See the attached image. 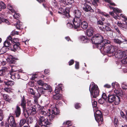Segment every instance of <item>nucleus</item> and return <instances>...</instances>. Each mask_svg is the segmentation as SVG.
I'll list each match as a JSON object with an SVG mask.
<instances>
[{
  "label": "nucleus",
  "instance_id": "obj_8",
  "mask_svg": "<svg viewBox=\"0 0 127 127\" xmlns=\"http://www.w3.org/2000/svg\"><path fill=\"white\" fill-rule=\"evenodd\" d=\"M93 110L95 119L97 122L98 123L100 120L101 122H103V119L101 111L98 110L97 108H94Z\"/></svg>",
  "mask_w": 127,
  "mask_h": 127
},
{
  "label": "nucleus",
  "instance_id": "obj_38",
  "mask_svg": "<svg viewBox=\"0 0 127 127\" xmlns=\"http://www.w3.org/2000/svg\"><path fill=\"white\" fill-rule=\"evenodd\" d=\"M26 120L25 119H23L20 120L19 124L20 127L22 126L26 123Z\"/></svg>",
  "mask_w": 127,
  "mask_h": 127
},
{
  "label": "nucleus",
  "instance_id": "obj_49",
  "mask_svg": "<svg viewBox=\"0 0 127 127\" xmlns=\"http://www.w3.org/2000/svg\"><path fill=\"white\" fill-rule=\"evenodd\" d=\"M63 124L64 125H67L68 126H70L71 125V123L70 121H66L65 122H64L63 123Z\"/></svg>",
  "mask_w": 127,
  "mask_h": 127
},
{
  "label": "nucleus",
  "instance_id": "obj_2",
  "mask_svg": "<svg viewBox=\"0 0 127 127\" xmlns=\"http://www.w3.org/2000/svg\"><path fill=\"white\" fill-rule=\"evenodd\" d=\"M75 17L74 19H72V23L74 25L75 29H77V31H79L81 30L80 26L82 20L81 13L79 10H76L75 11Z\"/></svg>",
  "mask_w": 127,
  "mask_h": 127
},
{
  "label": "nucleus",
  "instance_id": "obj_30",
  "mask_svg": "<svg viewBox=\"0 0 127 127\" xmlns=\"http://www.w3.org/2000/svg\"><path fill=\"white\" fill-rule=\"evenodd\" d=\"M21 105L23 109L24 112L25 111L26 109V101L24 98H23L22 100Z\"/></svg>",
  "mask_w": 127,
  "mask_h": 127
},
{
  "label": "nucleus",
  "instance_id": "obj_4",
  "mask_svg": "<svg viewBox=\"0 0 127 127\" xmlns=\"http://www.w3.org/2000/svg\"><path fill=\"white\" fill-rule=\"evenodd\" d=\"M48 90L49 92H51L52 89L51 87L47 84H44L43 85V87L38 88L37 89V91L39 95L37 96H34V101L35 102L37 103V100L40 96V94H44L45 90Z\"/></svg>",
  "mask_w": 127,
  "mask_h": 127
},
{
  "label": "nucleus",
  "instance_id": "obj_1",
  "mask_svg": "<svg viewBox=\"0 0 127 127\" xmlns=\"http://www.w3.org/2000/svg\"><path fill=\"white\" fill-rule=\"evenodd\" d=\"M107 34L105 33L103 36L99 34L95 35L91 38V41L93 44H95L97 48L101 49L104 45V40L107 38Z\"/></svg>",
  "mask_w": 127,
  "mask_h": 127
},
{
  "label": "nucleus",
  "instance_id": "obj_64",
  "mask_svg": "<svg viewBox=\"0 0 127 127\" xmlns=\"http://www.w3.org/2000/svg\"><path fill=\"white\" fill-rule=\"evenodd\" d=\"M98 25H103V23L101 21H98L97 22Z\"/></svg>",
  "mask_w": 127,
  "mask_h": 127
},
{
  "label": "nucleus",
  "instance_id": "obj_31",
  "mask_svg": "<svg viewBox=\"0 0 127 127\" xmlns=\"http://www.w3.org/2000/svg\"><path fill=\"white\" fill-rule=\"evenodd\" d=\"M16 27L17 29H21L23 28L22 26V23L19 21L17 22Z\"/></svg>",
  "mask_w": 127,
  "mask_h": 127
},
{
  "label": "nucleus",
  "instance_id": "obj_23",
  "mask_svg": "<svg viewBox=\"0 0 127 127\" xmlns=\"http://www.w3.org/2000/svg\"><path fill=\"white\" fill-rule=\"evenodd\" d=\"M61 2H62L65 5H71L74 2L73 0H60Z\"/></svg>",
  "mask_w": 127,
  "mask_h": 127
},
{
  "label": "nucleus",
  "instance_id": "obj_17",
  "mask_svg": "<svg viewBox=\"0 0 127 127\" xmlns=\"http://www.w3.org/2000/svg\"><path fill=\"white\" fill-rule=\"evenodd\" d=\"M20 44L19 43H17L16 44H15L13 45H12L10 49L11 51H15L16 50H19L20 49L19 46Z\"/></svg>",
  "mask_w": 127,
  "mask_h": 127
},
{
  "label": "nucleus",
  "instance_id": "obj_53",
  "mask_svg": "<svg viewBox=\"0 0 127 127\" xmlns=\"http://www.w3.org/2000/svg\"><path fill=\"white\" fill-rule=\"evenodd\" d=\"M105 1L109 3L111 5H115V4L113 2H112L111 0H104Z\"/></svg>",
  "mask_w": 127,
  "mask_h": 127
},
{
  "label": "nucleus",
  "instance_id": "obj_13",
  "mask_svg": "<svg viewBox=\"0 0 127 127\" xmlns=\"http://www.w3.org/2000/svg\"><path fill=\"white\" fill-rule=\"evenodd\" d=\"M69 10L68 9H65L60 8H59L58 13L64 15L65 17L68 18V17H69Z\"/></svg>",
  "mask_w": 127,
  "mask_h": 127
},
{
  "label": "nucleus",
  "instance_id": "obj_26",
  "mask_svg": "<svg viewBox=\"0 0 127 127\" xmlns=\"http://www.w3.org/2000/svg\"><path fill=\"white\" fill-rule=\"evenodd\" d=\"M16 117H19L21 114V109L18 106H16V109L15 111Z\"/></svg>",
  "mask_w": 127,
  "mask_h": 127
},
{
  "label": "nucleus",
  "instance_id": "obj_52",
  "mask_svg": "<svg viewBox=\"0 0 127 127\" xmlns=\"http://www.w3.org/2000/svg\"><path fill=\"white\" fill-rule=\"evenodd\" d=\"M92 104L94 109H95V108H96V107L97 106V103L96 101H94L93 102L92 101Z\"/></svg>",
  "mask_w": 127,
  "mask_h": 127
},
{
  "label": "nucleus",
  "instance_id": "obj_62",
  "mask_svg": "<svg viewBox=\"0 0 127 127\" xmlns=\"http://www.w3.org/2000/svg\"><path fill=\"white\" fill-rule=\"evenodd\" d=\"M6 40H9L11 42H12V38L10 36H9L7 37Z\"/></svg>",
  "mask_w": 127,
  "mask_h": 127
},
{
  "label": "nucleus",
  "instance_id": "obj_63",
  "mask_svg": "<svg viewBox=\"0 0 127 127\" xmlns=\"http://www.w3.org/2000/svg\"><path fill=\"white\" fill-rule=\"evenodd\" d=\"M104 87L105 88H109L111 87V86L110 85L108 84H106L104 86Z\"/></svg>",
  "mask_w": 127,
  "mask_h": 127
},
{
  "label": "nucleus",
  "instance_id": "obj_48",
  "mask_svg": "<svg viewBox=\"0 0 127 127\" xmlns=\"http://www.w3.org/2000/svg\"><path fill=\"white\" fill-rule=\"evenodd\" d=\"M121 86L122 88L124 90H126L127 89V84H125L124 83H122Z\"/></svg>",
  "mask_w": 127,
  "mask_h": 127
},
{
  "label": "nucleus",
  "instance_id": "obj_27",
  "mask_svg": "<svg viewBox=\"0 0 127 127\" xmlns=\"http://www.w3.org/2000/svg\"><path fill=\"white\" fill-rule=\"evenodd\" d=\"M71 18H70L68 20V23L67 24V26L68 28H73H73H74V29H76V30L77 31H78L77 30V29H75L74 27V25H72V24L71 23V21H72V20H73L72 19H71Z\"/></svg>",
  "mask_w": 127,
  "mask_h": 127
},
{
  "label": "nucleus",
  "instance_id": "obj_51",
  "mask_svg": "<svg viewBox=\"0 0 127 127\" xmlns=\"http://www.w3.org/2000/svg\"><path fill=\"white\" fill-rule=\"evenodd\" d=\"M4 89L5 92L7 93H10L11 92V89L10 88H5Z\"/></svg>",
  "mask_w": 127,
  "mask_h": 127
},
{
  "label": "nucleus",
  "instance_id": "obj_43",
  "mask_svg": "<svg viewBox=\"0 0 127 127\" xmlns=\"http://www.w3.org/2000/svg\"><path fill=\"white\" fill-rule=\"evenodd\" d=\"M4 114L3 111L0 110V121H1L3 119L4 117Z\"/></svg>",
  "mask_w": 127,
  "mask_h": 127
},
{
  "label": "nucleus",
  "instance_id": "obj_42",
  "mask_svg": "<svg viewBox=\"0 0 127 127\" xmlns=\"http://www.w3.org/2000/svg\"><path fill=\"white\" fill-rule=\"evenodd\" d=\"M121 61V63L124 64H125L127 63V55L125 58H123Z\"/></svg>",
  "mask_w": 127,
  "mask_h": 127
},
{
  "label": "nucleus",
  "instance_id": "obj_57",
  "mask_svg": "<svg viewBox=\"0 0 127 127\" xmlns=\"http://www.w3.org/2000/svg\"><path fill=\"white\" fill-rule=\"evenodd\" d=\"M18 42L19 40L17 38H15L13 39L12 42L13 43V42L15 44H16L17 43H19Z\"/></svg>",
  "mask_w": 127,
  "mask_h": 127
},
{
  "label": "nucleus",
  "instance_id": "obj_55",
  "mask_svg": "<svg viewBox=\"0 0 127 127\" xmlns=\"http://www.w3.org/2000/svg\"><path fill=\"white\" fill-rule=\"evenodd\" d=\"M120 114L121 116L123 118H126V117L124 114V112L122 111H120Z\"/></svg>",
  "mask_w": 127,
  "mask_h": 127
},
{
  "label": "nucleus",
  "instance_id": "obj_6",
  "mask_svg": "<svg viewBox=\"0 0 127 127\" xmlns=\"http://www.w3.org/2000/svg\"><path fill=\"white\" fill-rule=\"evenodd\" d=\"M109 7L110 9L113 10L114 12L116 14V15H115L113 12H109V14L111 15L114 18L116 19H117L118 18V17H119L121 16L125 20H127V17L126 16L124 15L123 14H121L120 15V16L118 15L117 14V13H121L122 12V10H121L120 9H119L117 8H114L109 6Z\"/></svg>",
  "mask_w": 127,
  "mask_h": 127
},
{
  "label": "nucleus",
  "instance_id": "obj_40",
  "mask_svg": "<svg viewBox=\"0 0 127 127\" xmlns=\"http://www.w3.org/2000/svg\"><path fill=\"white\" fill-rule=\"evenodd\" d=\"M33 120L32 117H29L27 119V122L28 125L29 124H31L33 122Z\"/></svg>",
  "mask_w": 127,
  "mask_h": 127
},
{
  "label": "nucleus",
  "instance_id": "obj_60",
  "mask_svg": "<svg viewBox=\"0 0 127 127\" xmlns=\"http://www.w3.org/2000/svg\"><path fill=\"white\" fill-rule=\"evenodd\" d=\"M106 30L107 31H112V30L110 28L107 26H106L105 27Z\"/></svg>",
  "mask_w": 127,
  "mask_h": 127
},
{
  "label": "nucleus",
  "instance_id": "obj_18",
  "mask_svg": "<svg viewBox=\"0 0 127 127\" xmlns=\"http://www.w3.org/2000/svg\"><path fill=\"white\" fill-rule=\"evenodd\" d=\"M51 108L50 109H51V111L54 112V113H55V114H56L58 112V114H55V116L56 115L58 114L59 113V110L56 107V105L55 104H53L51 106Z\"/></svg>",
  "mask_w": 127,
  "mask_h": 127
},
{
  "label": "nucleus",
  "instance_id": "obj_33",
  "mask_svg": "<svg viewBox=\"0 0 127 127\" xmlns=\"http://www.w3.org/2000/svg\"><path fill=\"white\" fill-rule=\"evenodd\" d=\"M4 45L6 47H9L10 48L11 47L12 45L11 44L10 41L8 40H6L4 43Z\"/></svg>",
  "mask_w": 127,
  "mask_h": 127
},
{
  "label": "nucleus",
  "instance_id": "obj_46",
  "mask_svg": "<svg viewBox=\"0 0 127 127\" xmlns=\"http://www.w3.org/2000/svg\"><path fill=\"white\" fill-rule=\"evenodd\" d=\"M52 4L53 6L55 8L58 7V4L57 2L54 0L52 1Z\"/></svg>",
  "mask_w": 127,
  "mask_h": 127
},
{
  "label": "nucleus",
  "instance_id": "obj_14",
  "mask_svg": "<svg viewBox=\"0 0 127 127\" xmlns=\"http://www.w3.org/2000/svg\"><path fill=\"white\" fill-rule=\"evenodd\" d=\"M12 71L9 72V74H8L10 75V77L11 78L14 80L15 79H18L20 78V76L19 75V73L15 71H13L12 69Z\"/></svg>",
  "mask_w": 127,
  "mask_h": 127
},
{
  "label": "nucleus",
  "instance_id": "obj_11",
  "mask_svg": "<svg viewBox=\"0 0 127 127\" xmlns=\"http://www.w3.org/2000/svg\"><path fill=\"white\" fill-rule=\"evenodd\" d=\"M24 112L25 117L27 118L29 115H32L35 114L36 113V111L35 108L33 107H30L28 109L27 108V110L26 109Z\"/></svg>",
  "mask_w": 127,
  "mask_h": 127
},
{
  "label": "nucleus",
  "instance_id": "obj_16",
  "mask_svg": "<svg viewBox=\"0 0 127 127\" xmlns=\"http://www.w3.org/2000/svg\"><path fill=\"white\" fill-rule=\"evenodd\" d=\"M7 120L10 126H12L14 125L15 126V124H16L15 122L14 117L12 116H9Z\"/></svg>",
  "mask_w": 127,
  "mask_h": 127
},
{
  "label": "nucleus",
  "instance_id": "obj_36",
  "mask_svg": "<svg viewBox=\"0 0 127 127\" xmlns=\"http://www.w3.org/2000/svg\"><path fill=\"white\" fill-rule=\"evenodd\" d=\"M112 85L113 87L115 88V89H118L119 88V84L117 82L113 83Z\"/></svg>",
  "mask_w": 127,
  "mask_h": 127
},
{
  "label": "nucleus",
  "instance_id": "obj_32",
  "mask_svg": "<svg viewBox=\"0 0 127 127\" xmlns=\"http://www.w3.org/2000/svg\"><path fill=\"white\" fill-rule=\"evenodd\" d=\"M88 24L85 21H83L81 24V27L83 29L85 30L88 27Z\"/></svg>",
  "mask_w": 127,
  "mask_h": 127
},
{
  "label": "nucleus",
  "instance_id": "obj_28",
  "mask_svg": "<svg viewBox=\"0 0 127 127\" xmlns=\"http://www.w3.org/2000/svg\"><path fill=\"white\" fill-rule=\"evenodd\" d=\"M39 118L37 121V123L40 125L42 123H43V122L45 120V118L43 116H41V115L39 116L38 117Z\"/></svg>",
  "mask_w": 127,
  "mask_h": 127
},
{
  "label": "nucleus",
  "instance_id": "obj_41",
  "mask_svg": "<svg viewBox=\"0 0 127 127\" xmlns=\"http://www.w3.org/2000/svg\"><path fill=\"white\" fill-rule=\"evenodd\" d=\"M7 5L8 8L9 10L12 13H14L15 11L13 9L12 6L10 4H8Z\"/></svg>",
  "mask_w": 127,
  "mask_h": 127
},
{
  "label": "nucleus",
  "instance_id": "obj_19",
  "mask_svg": "<svg viewBox=\"0 0 127 127\" xmlns=\"http://www.w3.org/2000/svg\"><path fill=\"white\" fill-rule=\"evenodd\" d=\"M51 124L48 121L47 119L45 118V120L43 123H41L40 126H41V127H45L48 126Z\"/></svg>",
  "mask_w": 127,
  "mask_h": 127
},
{
  "label": "nucleus",
  "instance_id": "obj_61",
  "mask_svg": "<svg viewBox=\"0 0 127 127\" xmlns=\"http://www.w3.org/2000/svg\"><path fill=\"white\" fill-rule=\"evenodd\" d=\"M75 68L76 69H78L79 68V63L76 61L75 62Z\"/></svg>",
  "mask_w": 127,
  "mask_h": 127
},
{
  "label": "nucleus",
  "instance_id": "obj_20",
  "mask_svg": "<svg viewBox=\"0 0 127 127\" xmlns=\"http://www.w3.org/2000/svg\"><path fill=\"white\" fill-rule=\"evenodd\" d=\"M95 12L98 14H100V16L102 17L103 16H104L107 17H109L108 14H107L105 13L101 12L100 10L98 9H95Z\"/></svg>",
  "mask_w": 127,
  "mask_h": 127
},
{
  "label": "nucleus",
  "instance_id": "obj_25",
  "mask_svg": "<svg viewBox=\"0 0 127 127\" xmlns=\"http://www.w3.org/2000/svg\"><path fill=\"white\" fill-rule=\"evenodd\" d=\"M2 95L4 99L6 101L10 102L12 101V99L7 95L4 94Z\"/></svg>",
  "mask_w": 127,
  "mask_h": 127
},
{
  "label": "nucleus",
  "instance_id": "obj_21",
  "mask_svg": "<svg viewBox=\"0 0 127 127\" xmlns=\"http://www.w3.org/2000/svg\"><path fill=\"white\" fill-rule=\"evenodd\" d=\"M125 37H122V39H119L118 38H115L113 39L114 42L119 45H120L122 43L124 44V40L125 39Z\"/></svg>",
  "mask_w": 127,
  "mask_h": 127
},
{
  "label": "nucleus",
  "instance_id": "obj_39",
  "mask_svg": "<svg viewBox=\"0 0 127 127\" xmlns=\"http://www.w3.org/2000/svg\"><path fill=\"white\" fill-rule=\"evenodd\" d=\"M6 7V5L2 1H0V11L2 8L4 9Z\"/></svg>",
  "mask_w": 127,
  "mask_h": 127
},
{
  "label": "nucleus",
  "instance_id": "obj_22",
  "mask_svg": "<svg viewBox=\"0 0 127 127\" xmlns=\"http://www.w3.org/2000/svg\"><path fill=\"white\" fill-rule=\"evenodd\" d=\"M94 29L92 27L88 29L87 31V34L88 36H92L94 32Z\"/></svg>",
  "mask_w": 127,
  "mask_h": 127
},
{
  "label": "nucleus",
  "instance_id": "obj_10",
  "mask_svg": "<svg viewBox=\"0 0 127 127\" xmlns=\"http://www.w3.org/2000/svg\"><path fill=\"white\" fill-rule=\"evenodd\" d=\"M62 85L60 84L58 85V87L56 88L55 92L56 94L53 95V98L54 99L58 100L62 98V95L59 94V93L62 90Z\"/></svg>",
  "mask_w": 127,
  "mask_h": 127
},
{
  "label": "nucleus",
  "instance_id": "obj_12",
  "mask_svg": "<svg viewBox=\"0 0 127 127\" xmlns=\"http://www.w3.org/2000/svg\"><path fill=\"white\" fill-rule=\"evenodd\" d=\"M114 55L116 58L121 59L125 58L127 55V53L119 50H117L115 53Z\"/></svg>",
  "mask_w": 127,
  "mask_h": 127
},
{
  "label": "nucleus",
  "instance_id": "obj_3",
  "mask_svg": "<svg viewBox=\"0 0 127 127\" xmlns=\"http://www.w3.org/2000/svg\"><path fill=\"white\" fill-rule=\"evenodd\" d=\"M104 45L102 47L101 50H103L105 52L113 53L115 51V48L114 47L110 44V42L107 39H105L104 40Z\"/></svg>",
  "mask_w": 127,
  "mask_h": 127
},
{
  "label": "nucleus",
  "instance_id": "obj_24",
  "mask_svg": "<svg viewBox=\"0 0 127 127\" xmlns=\"http://www.w3.org/2000/svg\"><path fill=\"white\" fill-rule=\"evenodd\" d=\"M114 93L117 95L122 96L123 95V93L122 90L119 89H115L114 90Z\"/></svg>",
  "mask_w": 127,
  "mask_h": 127
},
{
  "label": "nucleus",
  "instance_id": "obj_44",
  "mask_svg": "<svg viewBox=\"0 0 127 127\" xmlns=\"http://www.w3.org/2000/svg\"><path fill=\"white\" fill-rule=\"evenodd\" d=\"M106 101V100L102 98L99 99L98 100V102L101 104H102Z\"/></svg>",
  "mask_w": 127,
  "mask_h": 127
},
{
  "label": "nucleus",
  "instance_id": "obj_9",
  "mask_svg": "<svg viewBox=\"0 0 127 127\" xmlns=\"http://www.w3.org/2000/svg\"><path fill=\"white\" fill-rule=\"evenodd\" d=\"M48 112H46V111L43 110H41L39 113L40 115H42L45 116H47L49 117L50 120L51 121L53 120L55 117V114H56L54 113V112L51 111L50 109H48ZM58 113V111L57 112L56 114Z\"/></svg>",
  "mask_w": 127,
  "mask_h": 127
},
{
  "label": "nucleus",
  "instance_id": "obj_54",
  "mask_svg": "<svg viewBox=\"0 0 127 127\" xmlns=\"http://www.w3.org/2000/svg\"><path fill=\"white\" fill-rule=\"evenodd\" d=\"M20 16V15L19 13H15L13 15V17L17 19Z\"/></svg>",
  "mask_w": 127,
  "mask_h": 127
},
{
  "label": "nucleus",
  "instance_id": "obj_5",
  "mask_svg": "<svg viewBox=\"0 0 127 127\" xmlns=\"http://www.w3.org/2000/svg\"><path fill=\"white\" fill-rule=\"evenodd\" d=\"M89 91L92 97L95 98L99 94V90L97 86L93 82H92L90 85Z\"/></svg>",
  "mask_w": 127,
  "mask_h": 127
},
{
  "label": "nucleus",
  "instance_id": "obj_15",
  "mask_svg": "<svg viewBox=\"0 0 127 127\" xmlns=\"http://www.w3.org/2000/svg\"><path fill=\"white\" fill-rule=\"evenodd\" d=\"M85 2L84 3V7H83L84 10L86 12L90 11L91 9V7L88 4L90 3V2L88 1H85Z\"/></svg>",
  "mask_w": 127,
  "mask_h": 127
},
{
  "label": "nucleus",
  "instance_id": "obj_58",
  "mask_svg": "<svg viewBox=\"0 0 127 127\" xmlns=\"http://www.w3.org/2000/svg\"><path fill=\"white\" fill-rule=\"evenodd\" d=\"M102 98L106 100L107 98V96L106 94L103 93L102 95Z\"/></svg>",
  "mask_w": 127,
  "mask_h": 127
},
{
  "label": "nucleus",
  "instance_id": "obj_35",
  "mask_svg": "<svg viewBox=\"0 0 127 127\" xmlns=\"http://www.w3.org/2000/svg\"><path fill=\"white\" fill-rule=\"evenodd\" d=\"M4 83L6 85L8 86H12L13 85L14 83L12 81H8L7 82H4Z\"/></svg>",
  "mask_w": 127,
  "mask_h": 127
},
{
  "label": "nucleus",
  "instance_id": "obj_50",
  "mask_svg": "<svg viewBox=\"0 0 127 127\" xmlns=\"http://www.w3.org/2000/svg\"><path fill=\"white\" fill-rule=\"evenodd\" d=\"M37 83L40 86H43L44 84L43 82L41 80H39L37 81Z\"/></svg>",
  "mask_w": 127,
  "mask_h": 127
},
{
  "label": "nucleus",
  "instance_id": "obj_59",
  "mask_svg": "<svg viewBox=\"0 0 127 127\" xmlns=\"http://www.w3.org/2000/svg\"><path fill=\"white\" fill-rule=\"evenodd\" d=\"M75 107L76 109H78L80 107V104L76 103L75 105Z\"/></svg>",
  "mask_w": 127,
  "mask_h": 127
},
{
  "label": "nucleus",
  "instance_id": "obj_47",
  "mask_svg": "<svg viewBox=\"0 0 127 127\" xmlns=\"http://www.w3.org/2000/svg\"><path fill=\"white\" fill-rule=\"evenodd\" d=\"M15 60H16V58L13 57V59L10 60L9 63L10 64H14L15 62Z\"/></svg>",
  "mask_w": 127,
  "mask_h": 127
},
{
  "label": "nucleus",
  "instance_id": "obj_7",
  "mask_svg": "<svg viewBox=\"0 0 127 127\" xmlns=\"http://www.w3.org/2000/svg\"><path fill=\"white\" fill-rule=\"evenodd\" d=\"M107 98L108 102L110 103L114 102L115 105H118L120 102V100L119 97L117 96L116 97L115 95L114 94H109Z\"/></svg>",
  "mask_w": 127,
  "mask_h": 127
},
{
  "label": "nucleus",
  "instance_id": "obj_37",
  "mask_svg": "<svg viewBox=\"0 0 127 127\" xmlns=\"http://www.w3.org/2000/svg\"><path fill=\"white\" fill-rule=\"evenodd\" d=\"M2 22H4L8 24H9V22L6 19H2L0 18V24Z\"/></svg>",
  "mask_w": 127,
  "mask_h": 127
},
{
  "label": "nucleus",
  "instance_id": "obj_29",
  "mask_svg": "<svg viewBox=\"0 0 127 127\" xmlns=\"http://www.w3.org/2000/svg\"><path fill=\"white\" fill-rule=\"evenodd\" d=\"M80 40L83 43H87L89 41V40L87 39L85 36H81L80 38Z\"/></svg>",
  "mask_w": 127,
  "mask_h": 127
},
{
  "label": "nucleus",
  "instance_id": "obj_34",
  "mask_svg": "<svg viewBox=\"0 0 127 127\" xmlns=\"http://www.w3.org/2000/svg\"><path fill=\"white\" fill-rule=\"evenodd\" d=\"M28 91L29 94L31 95H34L33 97L34 96H35V95H34L35 94V92L33 89L32 88H29L28 90ZM39 95L38 94L37 96L36 95V96H38Z\"/></svg>",
  "mask_w": 127,
  "mask_h": 127
},
{
  "label": "nucleus",
  "instance_id": "obj_45",
  "mask_svg": "<svg viewBox=\"0 0 127 127\" xmlns=\"http://www.w3.org/2000/svg\"><path fill=\"white\" fill-rule=\"evenodd\" d=\"M117 25L118 26L120 27L122 29H124L125 26L124 24L121 23L119 22H118Z\"/></svg>",
  "mask_w": 127,
  "mask_h": 127
},
{
  "label": "nucleus",
  "instance_id": "obj_56",
  "mask_svg": "<svg viewBox=\"0 0 127 127\" xmlns=\"http://www.w3.org/2000/svg\"><path fill=\"white\" fill-rule=\"evenodd\" d=\"M118 33L117 34V36L118 37H121V39H122V37H125L120 32H117Z\"/></svg>",
  "mask_w": 127,
  "mask_h": 127
}]
</instances>
